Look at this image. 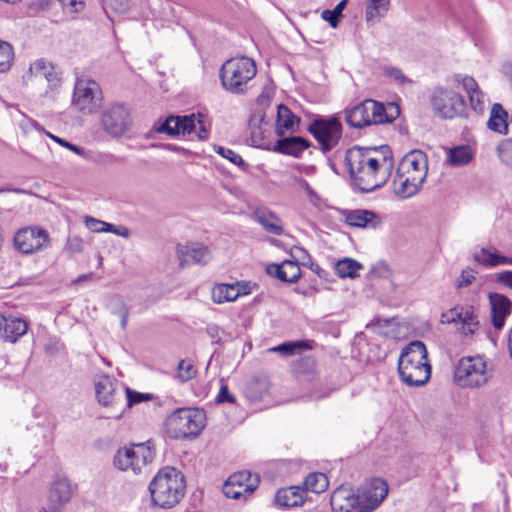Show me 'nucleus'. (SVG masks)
I'll list each match as a JSON object with an SVG mask.
<instances>
[{
    "instance_id": "nucleus-1",
    "label": "nucleus",
    "mask_w": 512,
    "mask_h": 512,
    "mask_svg": "<svg viewBox=\"0 0 512 512\" xmlns=\"http://www.w3.org/2000/svg\"><path fill=\"white\" fill-rule=\"evenodd\" d=\"M350 175L362 192L382 187L391 176L394 161L388 146L357 148L346 155Z\"/></svg>"
},
{
    "instance_id": "nucleus-2",
    "label": "nucleus",
    "mask_w": 512,
    "mask_h": 512,
    "mask_svg": "<svg viewBox=\"0 0 512 512\" xmlns=\"http://www.w3.org/2000/svg\"><path fill=\"white\" fill-rule=\"evenodd\" d=\"M185 489L184 475L169 466L160 469L149 484L152 503L163 509L176 506L184 497Z\"/></svg>"
},
{
    "instance_id": "nucleus-3",
    "label": "nucleus",
    "mask_w": 512,
    "mask_h": 512,
    "mask_svg": "<svg viewBox=\"0 0 512 512\" xmlns=\"http://www.w3.org/2000/svg\"><path fill=\"white\" fill-rule=\"evenodd\" d=\"M398 372L401 380L408 386H422L429 381L431 366L423 342L413 341L402 350L398 360Z\"/></svg>"
},
{
    "instance_id": "nucleus-4",
    "label": "nucleus",
    "mask_w": 512,
    "mask_h": 512,
    "mask_svg": "<svg viewBox=\"0 0 512 512\" xmlns=\"http://www.w3.org/2000/svg\"><path fill=\"white\" fill-rule=\"evenodd\" d=\"M399 114V108L393 103L384 107L372 99H366L346 110L345 120L351 127L363 128L370 125L392 122Z\"/></svg>"
},
{
    "instance_id": "nucleus-5",
    "label": "nucleus",
    "mask_w": 512,
    "mask_h": 512,
    "mask_svg": "<svg viewBox=\"0 0 512 512\" xmlns=\"http://www.w3.org/2000/svg\"><path fill=\"white\" fill-rule=\"evenodd\" d=\"M257 73L253 59L245 56L233 57L225 61L219 77L223 88L233 94H244L248 83Z\"/></svg>"
},
{
    "instance_id": "nucleus-6",
    "label": "nucleus",
    "mask_w": 512,
    "mask_h": 512,
    "mask_svg": "<svg viewBox=\"0 0 512 512\" xmlns=\"http://www.w3.org/2000/svg\"><path fill=\"white\" fill-rule=\"evenodd\" d=\"M206 415L203 410L195 408H179L166 419L165 426L173 439L197 437L205 427Z\"/></svg>"
},
{
    "instance_id": "nucleus-7",
    "label": "nucleus",
    "mask_w": 512,
    "mask_h": 512,
    "mask_svg": "<svg viewBox=\"0 0 512 512\" xmlns=\"http://www.w3.org/2000/svg\"><path fill=\"white\" fill-rule=\"evenodd\" d=\"M95 393L99 404L111 408L107 418L119 419L125 411L124 385L105 374L94 377Z\"/></svg>"
},
{
    "instance_id": "nucleus-8",
    "label": "nucleus",
    "mask_w": 512,
    "mask_h": 512,
    "mask_svg": "<svg viewBox=\"0 0 512 512\" xmlns=\"http://www.w3.org/2000/svg\"><path fill=\"white\" fill-rule=\"evenodd\" d=\"M491 377L492 369L482 356L463 357L455 369V380L462 387H482Z\"/></svg>"
},
{
    "instance_id": "nucleus-9",
    "label": "nucleus",
    "mask_w": 512,
    "mask_h": 512,
    "mask_svg": "<svg viewBox=\"0 0 512 512\" xmlns=\"http://www.w3.org/2000/svg\"><path fill=\"white\" fill-rule=\"evenodd\" d=\"M205 116L201 113L184 115V116H169L158 128V132L166 133L171 136L187 135L192 133L197 125L199 131L197 137L200 140L207 139L209 131L205 126Z\"/></svg>"
},
{
    "instance_id": "nucleus-10",
    "label": "nucleus",
    "mask_w": 512,
    "mask_h": 512,
    "mask_svg": "<svg viewBox=\"0 0 512 512\" xmlns=\"http://www.w3.org/2000/svg\"><path fill=\"white\" fill-rule=\"evenodd\" d=\"M152 458V452L148 447L137 444L119 448L114 455L113 465L120 471L139 474L142 468L152 461Z\"/></svg>"
},
{
    "instance_id": "nucleus-11",
    "label": "nucleus",
    "mask_w": 512,
    "mask_h": 512,
    "mask_svg": "<svg viewBox=\"0 0 512 512\" xmlns=\"http://www.w3.org/2000/svg\"><path fill=\"white\" fill-rule=\"evenodd\" d=\"M307 130L317 140L324 152L337 146L342 136V124L336 117L315 118L309 124Z\"/></svg>"
},
{
    "instance_id": "nucleus-12",
    "label": "nucleus",
    "mask_w": 512,
    "mask_h": 512,
    "mask_svg": "<svg viewBox=\"0 0 512 512\" xmlns=\"http://www.w3.org/2000/svg\"><path fill=\"white\" fill-rule=\"evenodd\" d=\"M431 105L440 117L451 119L463 114L465 103L462 96L449 89L436 87L431 95Z\"/></svg>"
},
{
    "instance_id": "nucleus-13",
    "label": "nucleus",
    "mask_w": 512,
    "mask_h": 512,
    "mask_svg": "<svg viewBox=\"0 0 512 512\" xmlns=\"http://www.w3.org/2000/svg\"><path fill=\"white\" fill-rule=\"evenodd\" d=\"M102 94L98 83L91 79H78L73 93V105L83 113H93L101 105Z\"/></svg>"
},
{
    "instance_id": "nucleus-14",
    "label": "nucleus",
    "mask_w": 512,
    "mask_h": 512,
    "mask_svg": "<svg viewBox=\"0 0 512 512\" xmlns=\"http://www.w3.org/2000/svg\"><path fill=\"white\" fill-rule=\"evenodd\" d=\"M15 248L23 254H32L46 249L50 244L49 233L37 226L25 227L14 236Z\"/></svg>"
},
{
    "instance_id": "nucleus-15",
    "label": "nucleus",
    "mask_w": 512,
    "mask_h": 512,
    "mask_svg": "<svg viewBox=\"0 0 512 512\" xmlns=\"http://www.w3.org/2000/svg\"><path fill=\"white\" fill-rule=\"evenodd\" d=\"M259 477L244 470L232 474L223 485V494L232 499L246 500L259 485Z\"/></svg>"
},
{
    "instance_id": "nucleus-16",
    "label": "nucleus",
    "mask_w": 512,
    "mask_h": 512,
    "mask_svg": "<svg viewBox=\"0 0 512 512\" xmlns=\"http://www.w3.org/2000/svg\"><path fill=\"white\" fill-rule=\"evenodd\" d=\"M101 125L113 137L123 135L131 126L129 109L123 104H114L108 107L101 115Z\"/></svg>"
},
{
    "instance_id": "nucleus-17",
    "label": "nucleus",
    "mask_w": 512,
    "mask_h": 512,
    "mask_svg": "<svg viewBox=\"0 0 512 512\" xmlns=\"http://www.w3.org/2000/svg\"><path fill=\"white\" fill-rule=\"evenodd\" d=\"M388 484L381 478L369 480L363 487L359 512H372L386 498Z\"/></svg>"
},
{
    "instance_id": "nucleus-18",
    "label": "nucleus",
    "mask_w": 512,
    "mask_h": 512,
    "mask_svg": "<svg viewBox=\"0 0 512 512\" xmlns=\"http://www.w3.org/2000/svg\"><path fill=\"white\" fill-rule=\"evenodd\" d=\"M396 171L424 183L428 171L426 154L420 150L408 152L402 157Z\"/></svg>"
},
{
    "instance_id": "nucleus-19",
    "label": "nucleus",
    "mask_w": 512,
    "mask_h": 512,
    "mask_svg": "<svg viewBox=\"0 0 512 512\" xmlns=\"http://www.w3.org/2000/svg\"><path fill=\"white\" fill-rule=\"evenodd\" d=\"M446 322L459 324L458 331L463 336H471L479 329L478 316L475 314L472 307H456L451 309L446 315Z\"/></svg>"
},
{
    "instance_id": "nucleus-20",
    "label": "nucleus",
    "mask_w": 512,
    "mask_h": 512,
    "mask_svg": "<svg viewBox=\"0 0 512 512\" xmlns=\"http://www.w3.org/2000/svg\"><path fill=\"white\" fill-rule=\"evenodd\" d=\"M177 257L182 267L190 264H206L211 259V252L207 247L199 244L178 245Z\"/></svg>"
},
{
    "instance_id": "nucleus-21",
    "label": "nucleus",
    "mask_w": 512,
    "mask_h": 512,
    "mask_svg": "<svg viewBox=\"0 0 512 512\" xmlns=\"http://www.w3.org/2000/svg\"><path fill=\"white\" fill-rule=\"evenodd\" d=\"M359 496L354 491L345 486L336 488L331 497L330 504L333 512H350L356 506H360Z\"/></svg>"
},
{
    "instance_id": "nucleus-22",
    "label": "nucleus",
    "mask_w": 512,
    "mask_h": 512,
    "mask_svg": "<svg viewBox=\"0 0 512 512\" xmlns=\"http://www.w3.org/2000/svg\"><path fill=\"white\" fill-rule=\"evenodd\" d=\"M27 329L26 321L21 318L0 316V338L5 342L16 343Z\"/></svg>"
},
{
    "instance_id": "nucleus-23",
    "label": "nucleus",
    "mask_w": 512,
    "mask_h": 512,
    "mask_svg": "<svg viewBox=\"0 0 512 512\" xmlns=\"http://www.w3.org/2000/svg\"><path fill=\"white\" fill-rule=\"evenodd\" d=\"M73 489L67 478H58L50 486L48 490L47 500L56 508L62 509L70 502Z\"/></svg>"
},
{
    "instance_id": "nucleus-24",
    "label": "nucleus",
    "mask_w": 512,
    "mask_h": 512,
    "mask_svg": "<svg viewBox=\"0 0 512 512\" xmlns=\"http://www.w3.org/2000/svg\"><path fill=\"white\" fill-rule=\"evenodd\" d=\"M492 324L495 329L500 330L505 323V319L512 311V301L505 295L491 293L489 295Z\"/></svg>"
},
{
    "instance_id": "nucleus-25",
    "label": "nucleus",
    "mask_w": 512,
    "mask_h": 512,
    "mask_svg": "<svg viewBox=\"0 0 512 512\" xmlns=\"http://www.w3.org/2000/svg\"><path fill=\"white\" fill-rule=\"evenodd\" d=\"M392 184L395 195L402 199L416 195L423 185L422 182L413 179L410 175H405L398 171H396Z\"/></svg>"
},
{
    "instance_id": "nucleus-26",
    "label": "nucleus",
    "mask_w": 512,
    "mask_h": 512,
    "mask_svg": "<svg viewBox=\"0 0 512 512\" xmlns=\"http://www.w3.org/2000/svg\"><path fill=\"white\" fill-rule=\"evenodd\" d=\"M474 260L485 267L512 266V257L501 254L496 248H481L473 255Z\"/></svg>"
},
{
    "instance_id": "nucleus-27",
    "label": "nucleus",
    "mask_w": 512,
    "mask_h": 512,
    "mask_svg": "<svg viewBox=\"0 0 512 512\" xmlns=\"http://www.w3.org/2000/svg\"><path fill=\"white\" fill-rule=\"evenodd\" d=\"M309 142L300 136H291L279 139L274 147V151L290 155L293 157H300L301 154L309 147Z\"/></svg>"
},
{
    "instance_id": "nucleus-28",
    "label": "nucleus",
    "mask_w": 512,
    "mask_h": 512,
    "mask_svg": "<svg viewBox=\"0 0 512 512\" xmlns=\"http://www.w3.org/2000/svg\"><path fill=\"white\" fill-rule=\"evenodd\" d=\"M267 272L279 280L289 283L296 282L301 275V269L297 262L290 260L268 266Z\"/></svg>"
},
{
    "instance_id": "nucleus-29",
    "label": "nucleus",
    "mask_w": 512,
    "mask_h": 512,
    "mask_svg": "<svg viewBox=\"0 0 512 512\" xmlns=\"http://www.w3.org/2000/svg\"><path fill=\"white\" fill-rule=\"evenodd\" d=\"M253 219L257 221L269 233L281 235L284 231L282 221L270 210L265 208L256 209Z\"/></svg>"
},
{
    "instance_id": "nucleus-30",
    "label": "nucleus",
    "mask_w": 512,
    "mask_h": 512,
    "mask_svg": "<svg viewBox=\"0 0 512 512\" xmlns=\"http://www.w3.org/2000/svg\"><path fill=\"white\" fill-rule=\"evenodd\" d=\"M305 491L299 486H291L277 491L275 503L281 507H296L304 503Z\"/></svg>"
},
{
    "instance_id": "nucleus-31",
    "label": "nucleus",
    "mask_w": 512,
    "mask_h": 512,
    "mask_svg": "<svg viewBox=\"0 0 512 512\" xmlns=\"http://www.w3.org/2000/svg\"><path fill=\"white\" fill-rule=\"evenodd\" d=\"M345 222L353 227L367 228L375 227L379 223V219L371 211L357 209L345 213Z\"/></svg>"
},
{
    "instance_id": "nucleus-32",
    "label": "nucleus",
    "mask_w": 512,
    "mask_h": 512,
    "mask_svg": "<svg viewBox=\"0 0 512 512\" xmlns=\"http://www.w3.org/2000/svg\"><path fill=\"white\" fill-rule=\"evenodd\" d=\"M300 119L283 104L277 107L276 132L282 136L287 131H294L299 125Z\"/></svg>"
},
{
    "instance_id": "nucleus-33",
    "label": "nucleus",
    "mask_w": 512,
    "mask_h": 512,
    "mask_svg": "<svg viewBox=\"0 0 512 512\" xmlns=\"http://www.w3.org/2000/svg\"><path fill=\"white\" fill-rule=\"evenodd\" d=\"M462 86L468 94L471 107L475 112H482L485 108V99L483 93L478 89L476 81L469 76L462 78Z\"/></svg>"
},
{
    "instance_id": "nucleus-34",
    "label": "nucleus",
    "mask_w": 512,
    "mask_h": 512,
    "mask_svg": "<svg viewBox=\"0 0 512 512\" xmlns=\"http://www.w3.org/2000/svg\"><path fill=\"white\" fill-rule=\"evenodd\" d=\"M487 124L488 128L492 131L500 134L507 133V113L500 104L495 103L492 106L491 115Z\"/></svg>"
},
{
    "instance_id": "nucleus-35",
    "label": "nucleus",
    "mask_w": 512,
    "mask_h": 512,
    "mask_svg": "<svg viewBox=\"0 0 512 512\" xmlns=\"http://www.w3.org/2000/svg\"><path fill=\"white\" fill-rule=\"evenodd\" d=\"M390 0H367L365 19L373 24L379 21L389 10Z\"/></svg>"
},
{
    "instance_id": "nucleus-36",
    "label": "nucleus",
    "mask_w": 512,
    "mask_h": 512,
    "mask_svg": "<svg viewBox=\"0 0 512 512\" xmlns=\"http://www.w3.org/2000/svg\"><path fill=\"white\" fill-rule=\"evenodd\" d=\"M239 296L238 284H220L212 290V299L218 304L235 301Z\"/></svg>"
},
{
    "instance_id": "nucleus-37",
    "label": "nucleus",
    "mask_w": 512,
    "mask_h": 512,
    "mask_svg": "<svg viewBox=\"0 0 512 512\" xmlns=\"http://www.w3.org/2000/svg\"><path fill=\"white\" fill-rule=\"evenodd\" d=\"M328 478L323 473H310L304 480L302 488L305 493L313 492L319 494L328 488Z\"/></svg>"
},
{
    "instance_id": "nucleus-38",
    "label": "nucleus",
    "mask_w": 512,
    "mask_h": 512,
    "mask_svg": "<svg viewBox=\"0 0 512 512\" xmlns=\"http://www.w3.org/2000/svg\"><path fill=\"white\" fill-rule=\"evenodd\" d=\"M362 269V265L354 259L344 258L335 264L336 274L340 278H354L358 275V271Z\"/></svg>"
},
{
    "instance_id": "nucleus-39",
    "label": "nucleus",
    "mask_w": 512,
    "mask_h": 512,
    "mask_svg": "<svg viewBox=\"0 0 512 512\" xmlns=\"http://www.w3.org/2000/svg\"><path fill=\"white\" fill-rule=\"evenodd\" d=\"M310 348V346L305 341H295V342H285L281 345L270 348L269 352H277L283 356H291L300 352L302 350H306Z\"/></svg>"
},
{
    "instance_id": "nucleus-40",
    "label": "nucleus",
    "mask_w": 512,
    "mask_h": 512,
    "mask_svg": "<svg viewBox=\"0 0 512 512\" xmlns=\"http://www.w3.org/2000/svg\"><path fill=\"white\" fill-rule=\"evenodd\" d=\"M268 391V381L265 378H253L247 385V394L253 400L261 399Z\"/></svg>"
},
{
    "instance_id": "nucleus-41",
    "label": "nucleus",
    "mask_w": 512,
    "mask_h": 512,
    "mask_svg": "<svg viewBox=\"0 0 512 512\" xmlns=\"http://www.w3.org/2000/svg\"><path fill=\"white\" fill-rule=\"evenodd\" d=\"M472 154L468 147H455L449 151V162L453 166H463L470 162Z\"/></svg>"
},
{
    "instance_id": "nucleus-42",
    "label": "nucleus",
    "mask_w": 512,
    "mask_h": 512,
    "mask_svg": "<svg viewBox=\"0 0 512 512\" xmlns=\"http://www.w3.org/2000/svg\"><path fill=\"white\" fill-rule=\"evenodd\" d=\"M197 374V370L190 360H181L177 367L176 378L180 382H187L193 379Z\"/></svg>"
},
{
    "instance_id": "nucleus-43",
    "label": "nucleus",
    "mask_w": 512,
    "mask_h": 512,
    "mask_svg": "<svg viewBox=\"0 0 512 512\" xmlns=\"http://www.w3.org/2000/svg\"><path fill=\"white\" fill-rule=\"evenodd\" d=\"M346 4L347 0H341L333 10H324L321 15L322 18L329 22L331 27L336 28Z\"/></svg>"
},
{
    "instance_id": "nucleus-44",
    "label": "nucleus",
    "mask_w": 512,
    "mask_h": 512,
    "mask_svg": "<svg viewBox=\"0 0 512 512\" xmlns=\"http://www.w3.org/2000/svg\"><path fill=\"white\" fill-rule=\"evenodd\" d=\"M14 57L12 46L0 40V72L8 70Z\"/></svg>"
},
{
    "instance_id": "nucleus-45",
    "label": "nucleus",
    "mask_w": 512,
    "mask_h": 512,
    "mask_svg": "<svg viewBox=\"0 0 512 512\" xmlns=\"http://www.w3.org/2000/svg\"><path fill=\"white\" fill-rule=\"evenodd\" d=\"M124 398H125V409H126V408H130L134 404H138L143 401L149 400L150 395L133 391L130 388L124 386Z\"/></svg>"
},
{
    "instance_id": "nucleus-46",
    "label": "nucleus",
    "mask_w": 512,
    "mask_h": 512,
    "mask_svg": "<svg viewBox=\"0 0 512 512\" xmlns=\"http://www.w3.org/2000/svg\"><path fill=\"white\" fill-rule=\"evenodd\" d=\"M384 74L389 77L391 80H393L396 84L399 85H406L411 84L412 81L406 77L403 73V71L399 68L387 66L384 67Z\"/></svg>"
},
{
    "instance_id": "nucleus-47",
    "label": "nucleus",
    "mask_w": 512,
    "mask_h": 512,
    "mask_svg": "<svg viewBox=\"0 0 512 512\" xmlns=\"http://www.w3.org/2000/svg\"><path fill=\"white\" fill-rule=\"evenodd\" d=\"M498 155L502 162L512 166V139H504L497 147Z\"/></svg>"
},
{
    "instance_id": "nucleus-48",
    "label": "nucleus",
    "mask_w": 512,
    "mask_h": 512,
    "mask_svg": "<svg viewBox=\"0 0 512 512\" xmlns=\"http://www.w3.org/2000/svg\"><path fill=\"white\" fill-rule=\"evenodd\" d=\"M84 249V241L81 237L73 235L69 236L66 240L64 251L70 255L81 253Z\"/></svg>"
},
{
    "instance_id": "nucleus-49",
    "label": "nucleus",
    "mask_w": 512,
    "mask_h": 512,
    "mask_svg": "<svg viewBox=\"0 0 512 512\" xmlns=\"http://www.w3.org/2000/svg\"><path fill=\"white\" fill-rule=\"evenodd\" d=\"M215 151L221 155L223 158L225 159H228L231 163L241 167V166H244L245 163L242 159V157L237 154L236 152H234L233 150L229 149V148H225V147H222V146H217L215 147Z\"/></svg>"
},
{
    "instance_id": "nucleus-50",
    "label": "nucleus",
    "mask_w": 512,
    "mask_h": 512,
    "mask_svg": "<svg viewBox=\"0 0 512 512\" xmlns=\"http://www.w3.org/2000/svg\"><path fill=\"white\" fill-rule=\"evenodd\" d=\"M45 134L51 138L53 141H55L56 143L60 144L61 146L71 150L72 152L76 153L77 155L79 156H82V157H86V153L85 151L79 147V146H76L68 141H66L65 139H62L58 136H55L47 131H45Z\"/></svg>"
},
{
    "instance_id": "nucleus-51",
    "label": "nucleus",
    "mask_w": 512,
    "mask_h": 512,
    "mask_svg": "<svg viewBox=\"0 0 512 512\" xmlns=\"http://www.w3.org/2000/svg\"><path fill=\"white\" fill-rule=\"evenodd\" d=\"M30 72L33 73L36 77H44L48 81L51 76V72L47 71V65L43 60H37L30 66Z\"/></svg>"
},
{
    "instance_id": "nucleus-52",
    "label": "nucleus",
    "mask_w": 512,
    "mask_h": 512,
    "mask_svg": "<svg viewBox=\"0 0 512 512\" xmlns=\"http://www.w3.org/2000/svg\"><path fill=\"white\" fill-rule=\"evenodd\" d=\"M67 13H78L84 9L83 0H59Z\"/></svg>"
},
{
    "instance_id": "nucleus-53",
    "label": "nucleus",
    "mask_w": 512,
    "mask_h": 512,
    "mask_svg": "<svg viewBox=\"0 0 512 512\" xmlns=\"http://www.w3.org/2000/svg\"><path fill=\"white\" fill-rule=\"evenodd\" d=\"M113 312L120 316L121 327H122V329H125L126 325H127V320H128V309H127L126 305L123 303V301L118 300L115 303V305L113 307Z\"/></svg>"
},
{
    "instance_id": "nucleus-54",
    "label": "nucleus",
    "mask_w": 512,
    "mask_h": 512,
    "mask_svg": "<svg viewBox=\"0 0 512 512\" xmlns=\"http://www.w3.org/2000/svg\"><path fill=\"white\" fill-rule=\"evenodd\" d=\"M475 279L474 272L471 269H465L461 272V275L459 277L457 287H467L469 286L473 280Z\"/></svg>"
},
{
    "instance_id": "nucleus-55",
    "label": "nucleus",
    "mask_w": 512,
    "mask_h": 512,
    "mask_svg": "<svg viewBox=\"0 0 512 512\" xmlns=\"http://www.w3.org/2000/svg\"><path fill=\"white\" fill-rule=\"evenodd\" d=\"M496 282L512 290V270H504L497 273Z\"/></svg>"
},
{
    "instance_id": "nucleus-56",
    "label": "nucleus",
    "mask_w": 512,
    "mask_h": 512,
    "mask_svg": "<svg viewBox=\"0 0 512 512\" xmlns=\"http://www.w3.org/2000/svg\"><path fill=\"white\" fill-rule=\"evenodd\" d=\"M106 5L117 13H124L128 9V0H106Z\"/></svg>"
},
{
    "instance_id": "nucleus-57",
    "label": "nucleus",
    "mask_w": 512,
    "mask_h": 512,
    "mask_svg": "<svg viewBox=\"0 0 512 512\" xmlns=\"http://www.w3.org/2000/svg\"><path fill=\"white\" fill-rule=\"evenodd\" d=\"M218 403H235V397L229 392L227 385H221L220 391L216 398Z\"/></svg>"
},
{
    "instance_id": "nucleus-58",
    "label": "nucleus",
    "mask_w": 512,
    "mask_h": 512,
    "mask_svg": "<svg viewBox=\"0 0 512 512\" xmlns=\"http://www.w3.org/2000/svg\"><path fill=\"white\" fill-rule=\"evenodd\" d=\"M85 225L90 231L99 233L102 230L103 221L93 217H86Z\"/></svg>"
},
{
    "instance_id": "nucleus-59",
    "label": "nucleus",
    "mask_w": 512,
    "mask_h": 512,
    "mask_svg": "<svg viewBox=\"0 0 512 512\" xmlns=\"http://www.w3.org/2000/svg\"><path fill=\"white\" fill-rule=\"evenodd\" d=\"M113 234H116L118 236H121L123 238H129L130 237V230L125 226H118L114 228Z\"/></svg>"
},
{
    "instance_id": "nucleus-60",
    "label": "nucleus",
    "mask_w": 512,
    "mask_h": 512,
    "mask_svg": "<svg viewBox=\"0 0 512 512\" xmlns=\"http://www.w3.org/2000/svg\"><path fill=\"white\" fill-rule=\"evenodd\" d=\"M307 197L309 198V201L313 204V205H317L319 200H320V197L318 196V194L314 191V189H310L307 193H306Z\"/></svg>"
},
{
    "instance_id": "nucleus-61",
    "label": "nucleus",
    "mask_w": 512,
    "mask_h": 512,
    "mask_svg": "<svg viewBox=\"0 0 512 512\" xmlns=\"http://www.w3.org/2000/svg\"><path fill=\"white\" fill-rule=\"evenodd\" d=\"M503 72L512 86V63H507L503 66Z\"/></svg>"
},
{
    "instance_id": "nucleus-62",
    "label": "nucleus",
    "mask_w": 512,
    "mask_h": 512,
    "mask_svg": "<svg viewBox=\"0 0 512 512\" xmlns=\"http://www.w3.org/2000/svg\"><path fill=\"white\" fill-rule=\"evenodd\" d=\"M297 181V184L299 185V187L305 191V193H307L311 188V186L309 185V183L302 179V178H299L296 180Z\"/></svg>"
},
{
    "instance_id": "nucleus-63",
    "label": "nucleus",
    "mask_w": 512,
    "mask_h": 512,
    "mask_svg": "<svg viewBox=\"0 0 512 512\" xmlns=\"http://www.w3.org/2000/svg\"><path fill=\"white\" fill-rule=\"evenodd\" d=\"M38 512H61V510L48 502L47 506L42 507Z\"/></svg>"
},
{
    "instance_id": "nucleus-64",
    "label": "nucleus",
    "mask_w": 512,
    "mask_h": 512,
    "mask_svg": "<svg viewBox=\"0 0 512 512\" xmlns=\"http://www.w3.org/2000/svg\"><path fill=\"white\" fill-rule=\"evenodd\" d=\"M93 278V273H88V274H82L80 275L78 278H76L74 280L75 283H81L83 281H88V280H91Z\"/></svg>"
}]
</instances>
